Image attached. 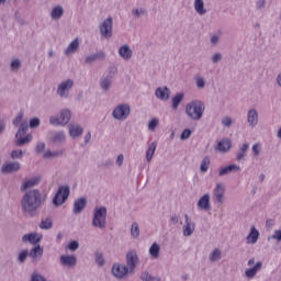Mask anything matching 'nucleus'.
<instances>
[{"mask_svg": "<svg viewBox=\"0 0 281 281\" xmlns=\"http://www.w3.org/2000/svg\"><path fill=\"white\" fill-rule=\"evenodd\" d=\"M210 164H211L210 156L204 157L201 161V165H200V171L201 172H207V170H210Z\"/></svg>", "mask_w": 281, "mask_h": 281, "instance_id": "nucleus-39", "label": "nucleus"}, {"mask_svg": "<svg viewBox=\"0 0 281 281\" xmlns=\"http://www.w3.org/2000/svg\"><path fill=\"white\" fill-rule=\"evenodd\" d=\"M5 132V120L0 116V135Z\"/></svg>", "mask_w": 281, "mask_h": 281, "instance_id": "nucleus-64", "label": "nucleus"}, {"mask_svg": "<svg viewBox=\"0 0 281 281\" xmlns=\"http://www.w3.org/2000/svg\"><path fill=\"white\" fill-rule=\"evenodd\" d=\"M41 183V177L36 176L26 181H24L20 187V192H27V190H32V188H36Z\"/></svg>", "mask_w": 281, "mask_h": 281, "instance_id": "nucleus-16", "label": "nucleus"}, {"mask_svg": "<svg viewBox=\"0 0 281 281\" xmlns=\"http://www.w3.org/2000/svg\"><path fill=\"white\" fill-rule=\"evenodd\" d=\"M222 255H221V249L215 248L211 254H210V261L211 262H218L221 260Z\"/></svg>", "mask_w": 281, "mask_h": 281, "instance_id": "nucleus-41", "label": "nucleus"}, {"mask_svg": "<svg viewBox=\"0 0 281 281\" xmlns=\"http://www.w3.org/2000/svg\"><path fill=\"white\" fill-rule=\"evenodd\" d=\"M21 170V162L11 161L7 162L1 167L2 175H12L14 172H19Z\"/></svg>", "mask_w": 281, "mask_h": 281, "instance_id": "nucleus-15", "label": "nucleus"}, {"mask_svg": "<svg viewBox=\"0 0 281 281\" xmlns=\"http://www.w3.org/2000/svg\"><path fill=\"white\" fill-rule=\"evenodd\" d=\"M71 120V111L69 109L61 110L59 117L50 116L49 124L52 126H67Z\"/></svg>", "mask_w": 281, "mask_h": 281, "instance_id": "nucleus-6", "label": "nucleus"}, {"mask_svg": "<svg viewBox=\"0 0 281 281\" xmlns=\"http://www.w3.org/2000/svg\"><path fill=\"white\" fill-rule=\"evenodd\" d=\"M247 150H249V144H243L236 155L237 161H245V157H247Z\"/></svg>", "mask_w": 281, "mask_h": 281, "instance_id": "nucleus-36", "label": "nucleus"}, {"mask_svg": "<svg viewBox=\"0 0 281 281\" xmlns=\"http://www.w3.org/2000/svg\"><path fill=\"white\" fill-rule=\"evenodd\" d=\"M183 98H186V94L183 92L177 93L172 99V109L175 111H177V109H179V105L181 104V102H183Z\"/></svg>", "mask_w": 281, "mask_h": 281, "instance_id": "nucleus-37", "label": "nucleus"}, {"mask_svg": "<svg viewBox=\"0 0 281 281\" xmlns=\"http://www.w3.org/2000/svg\"><path fill=\"white\" fill-rule=\"evenodd\" d=\"M13 126H19V130L15 134V146H25V144H30L32 142V135L27 134V128H30V125L27 122H23V113H20L12 122Z\"/></svg>", "mask_w": 281, "mask_h": 281, "instance_id": "nucleus-2", "label": "nucleus"}, {"mask_svg": "<svg viewBox=\"0 0 281 281\" xmlns=\"http://www.w3.org/2000/svg\"><path fill=\"white\" fill-rule=\"evenodd\" d=\"M49 140L53 142V144H63L65 142L66 136L65 132L59 131V132H49Z\"/></svg>", "mask_w": 281, "mask_h": 281, "instance_id": "nucleus-25", "label": "nucleus"}, {"mask_svg": "<svg viewBox=\"0 0 281 281\" xmlns=\"http://www.w3.org/2000/svg\"><path fill=\"white\" fill-rule=\"evenodd\" d=\"M112 273L114 278L122 280L124 276H127V273H131V270L128 269V267H126L123 263H114L112 267Z\"/></svg>", "mask_w": 281, "mask_h": 281, "instance_id": "nucleus-12", "label": "nucleus"}, {"mask_svg": "<svg viewBox=\"0 0 281 281\" xmlns=\"http://www.w3.org/2000/svg\"><path fill=\"white\" fill-rule=\"evenodd\" d=\"M256 5H257V10H262L265 5H267V0H258L256 2Z\"/></svg>", "mask_w": 281, "mask_h": 281, "instance_id": "nucleus-63", "label": "nucleus"}, {"mask_svg": "<svg viewBox=\"0 0 281 281\" xmlns=\"http://www.w3.org/2000/svg\"><path fill=\"white\" fill-rule=\"evenodd\" d=\"M37 154L45 153V143H38L35 147Z\"/></svg>", "mask_w": 281, "mask_h": 281, "instance_id": "nucleus-59", "label": "nucleus"}, {"mask_svg": "<svg viewBox=\"0 0 281 281\" xmlns=\"http://www.w3.org/2000/svg\"><path fill=\"white\" fill-rule=\"evenodd\" d=\"M69 194H71L69 186H60L53 198V205L55 207H60L64 203H67V199H69Z\"/></svg>", "mask_w": 281, "mask_h": 281, "instance_id": "nucleus-5", "label": "nucleus"}, {"mask_svg": "<svg viewBox=\"0 0 281 281\" xmlns=\"http://www.w3.org/2000/svg\"><path fill=\"white\" fill-rule=\"evenodd\" d=\"M194 10L200 16L207 14V9H205V2L203 0H194Z\"/></svg>", "mask_w": 281, "mask_h": 281, "instance_id": "nucleus-34", "label": "nucleus"}, {"mask_svg": "<svg viewBox=\"0 0 281 281\" xmlns=\"http://www.w3.org/2000/svg\"><path fill=\"white\" fill-rule=\"evenodd\" d=\"M146 14H148V11L145 8L132 10V16H134V19H139L140 16H146Z\"/></svg>", "mask_w": 281, "mask_h": 281, "instance_id": "nucleus-40", "label": "nucleus"}, {"mask_svg": "<svg viewBox=\"0 0 281 281\" xmlns=\"http://www.w3.org/2000/svg\"><path fill=\"white\" fill-rule=\"evenodd\" d=\"M160 251H161V246H159V244H157V243H154L149 247V256H150V258H153V260L159 259Z\"/></svg>", "mask_w": 281, "mask_h": 281, "instance_id": "nucleus-35", "label": "nucleus"}, {"mask_svg": "<svg viewBox=\"0 0 281 281\" xmlns=\"http://www.w3.org/2000/svg\"><path fill=\"white\" fill-rule=\"evenodd\" d=\"M232 148V140L231 139H222L217 146L215 147V150H218L220 153H227Z\"/></svg>", "mask_w": 281, "mask_h": 281, "instance_id": "nucleus-31", "label": "nucleus"}, {"mask_svg": "<svg viewBox=\"0 0 281 281\" xmlns=\"http://www.w3.org/2000/svg\"><path fill=\"white\" fill-rule=\"evenodd\" d=\"M99 30L102 38H112L113 36V18L108 16L101 24H99Z\"/></svg>", "mask_w": 281, "mask_h": 281, "instance_id": "nucleus-9", "label": "nucleus"}, {"mask_svg": "<svg viewBox=\"0 0 281 281\" xmlns=\"http://www.w3.org/2000/svg\"><path fill=\"white\" fill-rule=\"evenodd\" d=\"M95 262L99 267H104V265H106V261L104 260V255L100 251L95 252Z\"/></svg>", "mask_w": 281, "mask_h": 281, "instance_id": "nucleus-45", "label": "nucleus"}, {"mask_svg": "<svg viewBox=\"0 0 281 281\" xmlns=\"http://www.w3.org/2000/svg\"><path fill=\"white\" fill-rule=\"evenodd\" d=\"M198 207L200 210H203L204 212H207L212 209V205L210 204V193H205L203 196L200 198L198 201Z\"/></svg>", "mask_w": 281, "mask_h": 281, "instance_id": "nucleus-24", "label": "nucleus"}, {"mask_svg": "<svg viewBox=\"0 0 281 281\" xmlns=\"http://www.w3.org/2000/svg\"><path fill=\"white\" fill-rule=\"evenodd\" d=\"M273 225H276V221H273V220L266 221V228L268 232H271V229H273Z\"/></svg>", "mask_w": 281, "mask_h": 281, "instance_id": "nucleus-60", "label": "nucleus"}, {"mask_svg": "<svg viewBox=\"0 0 281 281\" xmlns=\"http://www.w3.org/2000/svg\"><path fill=\"white\" fill-rule=\"evenodd\" d=\"M194 80L198 89H205V78L196 76Z\"/></svg>", "mask_w": 281, "mask_h": 281, "instance_id": "nucleus-47", "label": "nucleus"}, {"mask_svg": "<svg viewBox=\"0 0 281 281\" xmlns=\"http://www.w3.org/2000/svg\"><path fill=\"white\" fill-rule=\"evenodd\" d=\"M31 281H47V279H45V277H43L41 273L34 272L31 276Z\"/></svg>", "mask_w": 281, "mask_h": 281, "instance_id": "nucleus-55", "label": "nucleus"}, {"mask_svg": "<svg viewBox=\"0 0 281 281\" xmlns=\"http://www.w3.org/2000/svg\"><path fill=\"white\" fill-rule=\"evenodd\" d=\"M247 124L251 128H256V126H258V110H256V108L247 111Z\"/></svg>", "mask_w": 281, "mask_h": 281, "instance_id": "nucleus-20", "label": "nucleus"}, {"mask_svg": "<svg viewBox=\"0 0 281 281\" xmlns=\"http://www.w3.org/2000/svg\"><path fill=\"white\" fill-rule=\"evenodd\" d=\"M44 249L37 244L29 251V257L32 259V262H38L43 258Z\"/></svg>", "mask_w": 281, "mask_h": 281, "instance_id": "nucleus-18", "label": "nucleus"}, {"mask_svg": "<svg viewBox=\"0 0 281 281\" xmlns=\"http://www.w3.org/2000/svg\"><path fill=\"white\" fill-rule=\"evenodd\" d=\"M117 74V67L111 66L109 68V74L106 76L101 77L100 87L102 91H111V87H113V78Z\"/></svg>", "mask_w": 281, "mask_h": 281, "instance_id": "nucleus-8", "label": "nucleus"}, {"mask_svg": "<svg viewBox=\"0 0 281 281\" xmlns=\"http://www.w3.org/2000/svg\"><path fill=\"white\" fill-rule=\"evenodd\" d=\"M157 126H159V120L153 119L148 123V131H155L157 128Z\"/></svg>", "mask_w": 281, "mask_h": 281, "instance_id": "nucleus-54", "label": "nucleus"}, {"mask_svg": "<svg viewBox=\"0 0 281 281\" xmlns=\"http://www.w3.org/2000/svg\"><path fill=\"white\" fill-rule=\"evenodd\" d=\"M80 247V244L77 240H72L67 245V249L70 251H76Z\"/></svg>", "mask_w": 281, "mask_h": 281, "instance_id": "nucleus-53", "label": "nucleus"}, {"mask_svg": "<svg viewBox=\"0 0 281 281\" xmlns=\"http://www.w3.org/2000/svg\"><path fill=\"white\" fill-rule=\"evenodd\" d=\"M92 226L99 229H106V207L100 206L94 210Z\"/></svg>", "mask_w": 281, "mask_h": 281, "instance_id": "nucleus-4", "label": "nucleus"}, {"mask_svg": "<svg viewBox=\"0 0 281 281\" xmlns=\"http://www.w3.org/2000/svg\"><path fill=\"white\" fill-rule=\"evenodd\" d=\"M71 89H74V79H66L58 85L57 95H59V98H64V100H67Z\"/></svg>", "mask_w": 281, "mask_h": 281, "instance_id": "nucleus-10", "label": "nucleus"}, {"mask_svg": "<svg viewBox=\"0 0 281 281\" xmlns=\"http://www.w3.org/2000/svg\"><path fill=\"white\" fill-rule=\"evenodd\" d=\"M221 60H223V54L221 53H215L212 57V63L213 65H216L218 63H221Z\"/></svg>", "mask_w": 281, "mask_h": 281, "instance_id": "nucleus-56", "label": "nucleus"}, {"mask_svg": "<svg viewBox=\"0 0 281 281\" xmlns=\"http://www.w3.org/2000/svg\"><path fill=\"white\" fill-rule=\"evenodd\" d=\"M23 158V151L21 149H13L11 151V159H22Z\"/></svg>", "mask_w": 281, "mask_h": 281, "instance_id": "nucleus-52", "label": "nucleus"}, {"mask_svg": "<svg viewBox=\"0 0 281 281\" xmlns=\"http://www.w3.org/2000/svg\"><path fill=\"white\" fill-rule=\"evenodd\" d=\"M59 262L61 267L74 269V267L78 263V258L76 257V255H61L59 257Z\"/></svg>", "mask_w": 281, "mask_h": 281, "instance_id": "nucleus-14", "label": "nucleus"}, {"mask_svg": "<svg viewBox=\"0 0 281 281\" xmlns=\"http://www.w3.org/2000/svg\"><path fill=\"white\" fill-rule=\"evenodd\" d=\"M64 14H65V9L60 4L53 8V10L50 12V16H52L53 21H58V20L63 19Z\"/></svg>", "mask_w": 281, "mask_h": 281, "instance_id": "nucleus-32", "label": "nucleus"}, {"mask_svg": "<svg viewBox=\"0 0 281 281\" xmlns=\"http://www.w3.org/2000/svg\"><path fill=\"white\" fill-rule=\"evenodd\" d=\"M60 155H63V151H52V150H48L44 154V158L45 159H49V158H56V157H60Z\"/></svg>", "mask_w": 281, "mask_h": 281, "instance_id": "nucleus-49", "label": "nucleus"}, {"mask_svg": "<svg viewBox=\"0 0 281 281\" xmlns=\"http://www.w3.org/2000/svg\"><path fill=\"white\" fill-rule=\"evenodd\" d=\"M186 113L193 122H199L205 113V103L201 100H193L186 106Z\"/></svg>", "mask_w": 281, "mask_h": 281, "instance_id": "nucleus-3", "label": "nucleus"}, {"mask_svg": "<svg viewBox=\"0 0 281 281\" xmlns=\"http://www.w3.org/2000/svg\"><path fill=\"white\" fill-rule=\"evenodd\" d=\"M104 58H106V53L100 50L98 53L87 56L85 63L86 65H92V63H95V60H104Z\"/></svg>", "mask_w": 281, "mask_h": 281, "instance_id": "nucleus-23", "label": "nucleus"}, {"mask_svg": "<svg viewBox=\"0 0 281 281\" xmlns=\"http://www.w3.org/2000/svg\"><path fill=\"white\" fill-rule=\"evenodd\" d=\"M221 41V35L220 34H213L211 36V45H218V42Z\"/></svg>", "mask_w": 281, "mask_h": 281, "instance_id": "nucleus-58", "label": "nucleus"}, {"mask_svg": "<svg viewBox=\"0 0 281 281\" xmlns=\"http://www.w3.org/2000/svg\"><path fill=\"white\" fill-rule=\"evenodd\" d=\"M29 126H30V128H38V126H41V119H38V117L31 119Z\"/></svg>", "mask_w": 281, "mask_h": 281, "instance_id": "nucleus-51", "label": "nucleus"}, {"mask_svg": "<svg viewBox=\"0 0 281 281\" xmlns=\"http://www.w3.org/2000/svg\"><path fill=\"white\" fill-rule=\"evenodd\" d=\"M155 150H157V142H153L147 151H146V161H153V157H155Z\"/></svg>", "mask_w": 281, "mask_h": 281, "instance_id": "nucleus-38", "label": "nucleus"}, {"mask_svg": "<svg viewBox=\"0 0 281 281\" xmlns=\"http://www.w3.org/2000/svg\"><path fill=\"white\" fill-rule=\"evenodd\" d=\"M128 115H131V105L128 103L119 104L112 112V117L119 122L128 120Z\"/></svg>", "mask_w": 281, "mask_h": 281, "instance_id": "nucleus-7", "label": "nucleus"}, {"mask_svg": "<svg viewBox=\"0 0 281 281\" xmlns=\"http://www.w3.org/2000/svg\"><path fill=\"white\" fill-rule=\"evenodd\" d=\"M240 171V166L238 165H228L226 167H223L220 170V177H225V175H231V172H238Z\"/></svg>", "mask_w": 281, "mask_h": 281, "instance_id": "nucleus-33", "label": "nucleus"}, {"mask_svg": "<svg viewBox=\"0 0 281 281\" xmlns=\"http://www.w3.org/2000/svg\"><path fill=\"white\" fill-rule=\"evenodd\" d=\"M258 238H260V232L256 229V226L250 228V233L247 236V240L249 245H256L258 243Z\"/></svg>", "mask_w": 281, "mask_h": 281, "instance_id": "nucleus-29", "label": "nucleus"}, {"mask_svg": "<svg viewBox=\"0 0 281 281\" xmlns=\"http://www.w3.org/2000/svg\"><path fill=\"white\" fill-rule=\"evenodd\" d=\"M87 207V200L85 198L77 199L74 202V214H80Z\"/></svg>", "mask_w": 281, "mask_h": 281, "instance_id": "nucleus-30", "label": "nucleus"}, {"mask_svg": "<svg viewBox=\"0 0 281 281\" xmlns=\"http://www.w3.org/2000/svg\"><path fill=\"white\" fill-rule=\"evenodd\" d=\"M101 167L102 168H113V160L112 159H108V160L101 162Z\"/></svg>", "mask_w": 281, "mask_h": 281, "instance_id": "nucleus-61", "label": "nucleus"}, {"mask_svg": "<svg viewBox=\"0 0 281 281\" xmlns=\"http://www.w3.org/2000/svg\"><path fill=\"white\" fill-rule=\"evenodd\" d=\"M139 263V256L137 255V250H130L126 254V267L130 270V273H135V269Z\"/></svg>", "mask_w": 281, "mask_h": 281, "instance_id": "nucleus-11", "label": "nucleus"}, {"mask_svg": "<svg viewBox=\"0 0 281 281\" xmlns=\"http://www.w3.org/2000/svg\"><path fill=\"white\" fill-rule=\"evenodd\" d=\"M262 269V261H258L252 268H249L245 271L246 278L251 280V278H256V273Z\"/></svg>", "mask_w": 281, "mask_h": 281, "instance_id": "nucleus-28", "label": "nucleus"}, {"mask_svg": "<svg viewBox=\"0 0 281 281\" xmlns=\"http://www.w3.org/2000/svg\"><path fill=\"white\" fill-rule=\"evenodd\" d=\"M186 224L182 226V234L186 238L192 236L194 234V229H196V224L192 222L188 214L184 215Z\"/></svg>", "mask_w": 281, "mask_h": 281, "instance_id": "nucleus-13", "label": "nucleus"}, {"mask_svg": "<svg viewBox=\"0 0 281 281\" xmlns=\"http://www.w3.org/2000/svg\"><path fill=\"white\" fill-rule=\"evenodd\" d=\"M213 199L216 203H223L225 199V186L222 183H217L215 189L213 190Z\"/></svg>", "mask_w": 281, "mask_h": 281, "instance_id": "nucleus-19", "label": "nucleus"}, {"mask_svg": "<svg viewBox=\"0 0 281 281\" xmlns=\"http://www.w3.org/2000/svg\"><path fill=\"white\" fill-rule=\"evenodd\" d=\"M43 240V235L38 233L24 234L22 236V243H30V245H38Z\"/></svg>", "mask_w": 281, "mask_h": 281, "instance_id": "nucleus-17", "label": "nucleus"}, {"mask_svg": "<svg viewBox=\"0 0 281 281\" xmlns=\"http://www.w3.org/2000/svg\"><path fill=\"white\" fill-rule=\"evenodd\" d=\"M54 227V223L52 222V218L47 217L46 220L42 221L40 223L41 229H52Z\"/></svg>", "mask_w": 281, "mask_h": 281, "instance_id": "nucleus-44", "label": "nucleus"}, {"mask_svg": "<svg viewBox=\"0 0 281 281\" xmlns=\"http://www.w3.org/2000/svg\"><path fill=\"white\" fill-rule=\"evenodd\" d=\"M85 133V128L78 124H69V135L72 137V139H76V137H80Z\"/></svg>", "mask_w": 281, "mask_h": 281, "instance_id": "nucleus-26", "label": "nucleus"}, {"mask_svg": "<svg viewBox=\"0 0 281 281\" xmlns=\"http://www.w3.org/2000/svg\"><path fill=\"white\" fill-rule=\"evenodd\" d=\"M23 214L34 216L37 210H41L45 205V199L38 189H31L26 191L20 202Z\"/></svg>", "mask_w": 281, "mask_h": 281, "instance_id": "nucleus-1", "label": "nucleus"}, {"mask_svg": "<svg viewBox=\"0 0 281 281\" xmlns=\"http://www.w3.org/2000/svg\"><path fill=\"white\" fill-rule=\"evenodd\" d=\"M252 153L255 157H258L260 155V144L252 145Z\"/></svg>", "mask_w": 281, "mask_h": 281, "instance_id": "nucleus-62", "label": "nucleus"}, {"mask_svg": "<svg viewBox=\"0 0 281 281\" xmlns=\"http://www.w3.org/2000/svg\"><path fill=\"white\" fill-rule=\"evenodd\" d=\"M170 93H171V91L166 86L165 87H159L155 91L156 98L158 100H162V101L170 100Z\"/></svg>", "mask_w": 281, "mask_h": 281, "instance_id": "nucleus-21", "label": "nucleus"}, {"mask_svg": "<svg viewBox=\"0 0 281 281\" xmlns=\"http://www.w3.org/2000/svg\"><path fill=\"white\" fill-rule=\"evenodd\" d=\"M191 135H192V130L186 128V130H183V132L181 133L180 139H181L182 142H186V139H190Z\"/></svg>", "mask_w": 281, "mask_h": 281, "instance_id": "nucleus-50", "label": "nucleus"}, {"mask_svg": "<svg viewBox=\"0 0 281 281\" xmlns=\"http://www.w3.org/2000/svg\"><path fill=\"white\" fill-rule=\"evenodd\" d=\"M21 67H22L21 59L15 58L11 61V65H10L11 71H19Z\"/></svg>", "mask_w": 281, "mask_h": 281, "instance_id": "nucleus-46", "label": "nucleus"}, {"mask_svg": "<svg viewBox=\"0 0 281 281\" xmlns=\"http://www.w3.org/2000/svg\"><path fill=\"white\" fill-rule=\"evenodd\" d=\"M140 280L142 281H157V278L150 276V273L148 271H144L140 274Z\"/></svg>", "mask_w": 281, "mask_h": 281, "instance_id": "nucleus-48", "label": "nucleus"}, {"mask_svg": "<svg viewBox=\"0 0 281 281\" xmlns=\"http://www.w3.org/2000/svg\"><path fill=\"white\" fill-rule=\"evenodd\" d=\"M222 124H223L224 126H226V128H229V127L232 126V124H233L232 117H229V116H224V117L222 119Z\"/></svg>", "mask_w": 281, "mask_h": 281, "instance_id": "nucleus-57", "label": "nucleus"}, {"mask_svg": "<svg viewBox=\"0 0 281 281\" xmlns=\"http://www.w3.org/2000/svg\"><path fill=\"white\" fill-rule=\"evenodd\" d=\"M27 257H30V250L29 249L21 250L18 255L19 263L23 265L25 260H27Z\"/></svg>", "mask_w": 281, "mask_h": 281, "instance_id": "nucleus-42", "label": "nucleus"}, {"mask_svg": "<svg viewBox=\"0 0 281 281\" xmlns=\"http://www.w3.org/2000/svg\"><path fill=\"white\" fill-rule=\"evenodd\" d=\"M131 236L132 238H139V224H137V222L132 223Z\"/></svg>", "mask_w": 281, "mask_h": 281, "instance_id": "nucleus-43", "label": "nucleus"}, {"mask_svg": "<svg viewBox=\"0 0 281 281\" xmlns=\"http://www.w3.org/2000/svg\"><path fill=\"white\" fill-rule=\"evenodd\" d=\"M78 49H80V41L75 38L65 49V55L71 56V54H76Z\"/></svg>", "mask_w": 281, "mask_h": 281, "instance_id": "nucleus-27", "label": "nucleus"}, {"mask_svg": "<svg viewBox=\"0 0 281 281\" xmlns=\"http://www.w3.org/2000/svg\"><path fill=\"white\" fill-rule=\"evenodd\" d=\"M119 56L123 58V60H131L133 58V49L128 44H124L119 48Z\"/></svg>", "mask_w": 281, "mask_h": 281, "instance_id": "nucleus-22", "label": "nucleus"}]
</instances>
